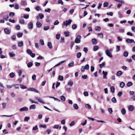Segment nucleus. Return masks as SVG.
<instances>
[{"instance_id":"nucleus-1","label":"nucleus","mask_w":135,"mask_h":135,"mask_svg":"<svg viewBox=\"0 0 135 135\" xmlns=\"http://www.w3.org/2000/svg\"><path fill=\"white\" fill-rule=\"evenodd\" d=\"M112 50V49L109 50L107 49L106 50L105 52L107 55L110 57H112L113 56L111 53V51Z\"/></svg>"},{"instance_id":"nucleus-2","label":"nucleus","mask_w":135,"mask_h":135,"mask_svg":"<svg viewBox=\"0 0 135 135\" xmlns=\"http://www.w3.org/2000/svg\"><path fill=\"white\" fill-rule=\"evenodd\" d=\"M72 21L71 20H69L68 21L66 20L63 22L62 25L64 26H67L68 25H70L71 24Z\"/></svg>"},{"instance_id":"nucleus-3","label":"nucleus","mask_w":135,"mask_h":135,"mask_svg":"<svg viewBox=\"0 0 135 135\" xmlns=\"http://www.w3.org/2000/svg\"><path fill=\"white\" fill-rule=\"evenodd\" d=\"M81 36L80 35H77L75 40V42L76 43H79L80 42Z\"/></svg>"},{"instance_id":"nucleus-4","label":"nucleus","mask_w":135,"mask_h":135,"mask_svg":"<svg viewBox=\"0 0 135 135\" xmlns=\"http://www.w3.org/2000/svg\"><path fill=\"white\" fill-rule=\"evenodd\" d=\"M35 98L36 100H37L38 102L42 104L45 103L44 101L41 98L38 97L37 96H35Z\"/></svg>"},{"instance_id":"nucleus-5","label":"nucleus","mask_w":135,"mask_h":135,"mask_svg":"<svg viewBox=\"0 0 135 135\" xmlns=\"http://www.w3.org/2000/svg\"><path fill=\"white\" fill-rule=\"evenodd\" d=\"M44 17V15L42 13H39L38 16L36 17V19L37 21H39V18L41 19L43 18Z\"/></svg>"},{"instance_id":"nucleus-6","label":"nucleus","mask_w":135,"mask_h":135,"mask_svg":"<svg viewBox=\"0 0 135 135\" xmlns=\"http://www.w3.org/2000/svg\"><path fill=\"white\" fill-rule=\"evenodd\" d=\"M29 29H32L33 28V24L32 22H30L27 25Z\"/></svg>"},{"instance_id":"nucleus-7","label":"nucleus","mask_w":135,"mask_h":135,"mask_svg":"<svg viewBox=\"0 0 135 135\" xmlns=\"http://www.w3.org/2000/svg\"><path fill=\"white\" fill-rule=\"evenodd\" d=\"M4 33L7 35H9L11 33V30L7 28H6L4 29Z\"/></svg>"},{"instance_id":"nucleus-8","label":"nucleus","mask_w":135,"mask_h":135,"mask_svg":"<svg viewBox=\"0 0 135 135\" xmlns=\"http://www.w3.org/2000/svg\"><path fill=\"white\" fill-rule=\"evenodd\" d=\"M27 90L28 91H34L36 93H38V91L36 90L35 89L32 88H29L27 89Z\"/></svg>"},{"instance_id":"nucleus-9","label":"nucleus","mask_w":135,"mask_h":135,"mask_svg":"<svg viewBox=\"0 0 135 135\" xmlns=\"http://www.w3.org/2000/svg\"><path fill=\"white\" fill-rule=\"evenodd\" d=\"M28 110V108L26 107H24L20 108L19 110L20 112H23L25 111H27Z\"/></svg>"},{"instance_id":"nucleus-10","label":"nucleus","mask_w":135,"mask_h":135,"mask_svg":"<svg viewBox=\"0 0 135 135\" xmlns=\"http://www.w3.org/2000/svg\"><path fill=\"white\" fill-rule=\"evenodd\" d=\"M126 41L128 43L131 44L134 42V40L133 39L127 38L126 40Z\"/></svg>"},{"instance_id":"nucleus-11","label":"nucleus","mask_w":135,"mask_h":135,"mask_svg":"<svg viewBox=\"0 0 135 135\" xmlns=\"http://www.w3.org/2000/svg\"><path fill=\"white\" fill-rule=\"evenodd\" d=\"M103 74V79H107L106 76L107 74V72H105L104 71H103L102 72Z\"/></svg>"},{"instance_id":"nucleus-12","label":"nucleus","mask_w":135,"mask_h":135,"mask_svg":"<svg viewBox=\"0 0 135 135\" xmlns=\"http://www.w3.org/2000/svg\"><path fill=\"white\" fill-rule=\"evenodd\" d=\"M36 108V106L35 104L31 105L30 106L29 109L30 110L35 109Z\"/></svg>"},{"instance_id":"nucleus-13","label":"nucleus","mask_w":135,"mask_h":135,"mask_svg":"<svg viewBox=\"0 0 135 135\" xmlns=\"http://www.w3.org/2000/svg\"><path fill=\"white\" fill-rule=\"evenodd\" d=\"M20 4L22 6H23L27 5L26 2L22 0Z\"/></svg>"},{"instance_id":"nucleus-14","label":"nucleus","mask_w":135,"mask_h":135,"mask_svg":"<svg viewBox=\"0 0 135 135\" xmlns=\"http://www.w3.org/2000/svg\"><path fill=\"white\" fill-rule=\"evenodd\" d=\"M42 24L39 22L38 21L36 23V26L37 27L40 28L42 26Z\"/></svg>"},{"instance_id":"nucleus-15","label":"nucleus","mask_w":135,"mask_h":135,"mask_svg":"<svg viewBox=\"0 0 135 135\" xmlns=\"http://www.w3.org/2000/svg\"><path fill=\"white\" fill-rule=\"evenodd\" d=\"M33 65V63L32 62H30L27 64V66L28 68H30Z\"/></svg>"},{"instance_id":"nucleus-16","label":"nucleus","mask_w":135,"mask_h":135,"mask_svg":"<svg viewBox=\"0 0 135 135\" xmlns=\"http://www.w3.org/2000/svg\"><path fill=\"white\" fill-rule=\"evenodd\" d=\"M47 46L49 49H51L52 47L51 43L50 42H48L47 43Z\"/></svg>"},{"instance_id":"nucleus-17","label":"nucleus","mask_w":135,"mask_h":135,"mask_svg":"<svg viewBox=\"0 0 135 135\" xmlns=\"http://www.w3.org/2000/svg\"><path fill=\"white\" fill-rule=\"evenodd\" d=\"M129 110L130 111H132L134 110V108L132 105H129L128 108Z\"/></svg>"},{"instance_id":"nucleus-18","label":"nucleus","mask_w":135,"mask_h":135,"mask_svg":"<svg viewBox=\"0 0 135 135\" xmlns=\"http://www.w3.org/2000/svg\"><path fill=\"white\" fill-rule=\"evenodd\" d=\"M121 113L123 115H124L126 113L125 109L124 108H122L121 110Z\"/></svg>"},{"instance_id":"nucleus-19","label":"nucleus","mask_w":135,"mask_h":135,"mask_svg":"<svg viewBox=\"0 0 135 135\" xmlns=\"http://www.w3.org/2000/svg\"><path fill=\"white\" fill-rule=\"evenodd\" d=\"M95 30L96 31H99L101 30V28L99 26H96L95 28Z\"/></svg>"},{"instance_id":"nucleus-20","label":"nucleus","mask_w":135,"mask_h":135,"mask_svg":"<svg viewBox=\"0 0 135 135\" xmlns=\"http://www.w3.org/2000/svg\"><path fill=\"white\" fill-rule=\"evenodd\" d=\"M122 74V72L121 71H118L116 74V75L118 76H119Z\"/></svg>"},{"instance_id":"nucleus-21","label":"nucleus","mask_w":135,"mask_h":135,"mask_svg":"<svg viewBox=\"0 0 135 135\" xmlns=\"http://www.w3.org/2000/svg\"><path fill=\"white\" fill-rule=\"evenodd\" d=\"M19 47H22L23 45V43L22 41H20L19 42L18 44Z\"/></svg>"},{"instance_id":"nucleus-22","label":"nucleus","mask_w":135,"mask_h":135,"mask_svg":"<svg viewBox=\"0 0 135 135\" xmlns=\"http://www.w3.org/2000/svg\"><path fill=\"white\" fill-rule=\"evenodd\" d=\"M64 34L66 37H68L70 35V32L69 31H65L64 32Z\"/></svg>"},{"instance_id":"nucleus-23","label":"nucleus","mask_w":135,"mask_h":135,"mask_svg":"<svg viewBox=\"0 0 135 135\" xmlns=\"http://www.w3.org/2000/svg\"><path fill=\"white\" fill-rule=\"evenodd\" d=\"M125 85V84L123 82H121L120 84V86L121 88H123Z\"/></svg>"},{"instance_id":"nucleus-24","label":"nucleus","mask_w":135,"mask_h":135,"mask_svg":"<svg viewBox=\"0 0 135 135\" xmlns=\"http://www.w3.org/2000/svg\"><path fill=\"white\" fill-rule=\"evenodd\" d=\"M92 41L93 44L96 45L97 44V40L95 38H93Z\"/></svg>"},{"instance_id":"nucleus-25","label":"nucleus","mask_w":135,"mask_h":135,"mask_svg":"<svg viewBox=\"0 0 135 135\" xmlns=\"http://www.w3.org/2000/svg\"><path fill=\"white\" fill-rule=\"evenodd\" d=\"M85 106L86 108L88 109H89L91 108V106L89 104H85Z\"/></svg>"},{"instance_id":"nucleus-26","label":"nucleus","mask_w":135,"mask_h":135,"mask_svg":"<svg viewBox=\"0 0 135 135\" xmlns=\"http://www.w3.org/2000/svg\"><path fill=\"white\" fill-rule=\"evenodd\" d=\"M9 18V16L8 14L6 15H5L3 17V19L7 21Z\"/></svg>"},{"instance_id":"nucleus-27","label":"nucleus","mask_w":135,"mask_h":135,"mask_svg":"<svg viewBox=\"0 0 135 135\" xmlns=\"http://www.w3.org/2000/svg\"><path fill=\"white\" fill-rule=\"evenodd\" d=\"M65 60H64V61H62L59 62L58 64H57L56 65L54 66V67H56V66H58L59 65H60L61 64L64 63V62H65Z\"/></svg>"},{"instance_id":"nucleus-28","label":"nucleus","mask_w":135,"mask_h":135,"mask_svg":"<svg viewBox=\"0 0 135 135\" xmlns=\"http://www.w3.org/2000/svg\"><path fill=\"white\" fill-rule=\"evenodd\" d=\"M73 107L75 109H78L79 108V107L76 104H74Z\"/></svg>"},{"instance_id":"nucleus-29","label":"nucleus","mask_w":135,"mask_h":135,"mask_svg":"<svg viewBox=\"0 0 135 135\" xmlns=\"http://www.w3.org/2000/svg\"><path fill=\"white\" fill-rule=\"evenodd\" d=\"M98 35L101 38H103V35L102 33H99L98 34Z\"/></svg>"},{"instance_id":"nucleus-30","label":"nucleus","mask_w":135,"mask_h":135,"mask_svg":"<svg viewBox=\"0 0 135 135\" xmlns=\"http://www.w3.org/2000/svg\"><path fill=\"white\" fill-rule=\"evenodd\" d=\"M60 99L63 102L65 101L66 100L65 97L63 95H62L60 97Z\"/></svg>"},{"instance_id":"nucleus-31","label":"nucleus","mask_w":135,"mask_h":135,"mask_svg":"<svg viewBox=\"0 0 135 135\" xmlns=\"http://www.w3.org/2000/svg\"><path fill=\"white\" fill-rule=\"evenodd\" d=\"M128 53L127 51H125L123 53V56L125 57H127L128 56Z\"/></svg>"},{"instance_id":"nucleus-32","label":"nucleus","mask_w":135,"mask_h":135,"mask_svg":"<svg viewBox=\"0 0 135 135\" xmlns=\"http://www.w3.org/2000/svg\"><path fill=\"white\" fill-rule=\"evenodd\" d=\"M133 85V83L131 81L128 82L127 84V85L128 87H130Z\"/></svg>"},{"instance_id":"nucleus-33","label":"nucleus","mask_w":135,"mask_h":135,"mask_svg":"<svg viewBox=\"0 0 135 135\" xmlns=\"http://www.w3.org/2000/svg\"><path fill=\"white\" fill-rule=\"evenodd\" d=\"M20 86L21 88L22 89H26L27 88V87L26 86L20 84Z\"/></svg>"},{"instance_id":"nucleus-34","label":"nucleus","mask_w":135,"mask_h":135,"mask_svg":"<svg viewBox=\"0 0 135 135\" xmlns=\"http://www.w3.org/2000/svg\"><path fill=\"white\" fill-rule=\"evenodd\" d=\"M25 21L23 19H20L19 20V23L22 24H25Z\"/></svg>"},{"instance_id":"nucleus-35","label":"nucleus","mask_w":135,"mask_h":135,"mask_svg":"<svg viewBox=\"0 0 135 135\" xmlns=\"http://www.w3.org/2000/svg\"><path fill=\"white\" fill-rule=\"evenodd\" d=\"M10 56L11 57H13L15 56V54L13 52H12L9 53V54Z\"/></svg>"},{"instance_id":"nucleus-36","label":"nucleus","mask_w":135,"mask_h":135,"mask_svg":"<svg viewBox=\"0 0 135 135\" xmlns=\"http://www.w3.org/2000/svg\"><path fill=\"white\" fill-rule=\"evenodd\" d=\"M9 76L11 78H13L15 76V74L14 73L12 72L9 74Z\"/></svg>"},{"instance_id":"nucleus-37","label":"nucleus","mask_w":135,"mask_h":135,"mask_svg":"<svg viewBox=\"0 0 135 135\" xmlns=\"http://www.w3.org/2000/svg\"><path fill=\"white\" fill-rule=\"evenodd\" d=\"M99 49V47L97 45L95 46L94 47V51H97Z\"/></svg>"},{"instance_id":"nucleus-38","label":"nucleus","mask_w":135,"mask_h":135,"mask_svg":"<svg viewBox=\"0 0 135 135\" xmlns=\"http://www.w3.org/2000/svg\"><path fill=\"white\" fill-rule=\"evenodd\" d=\"M81 55V54L80 52H78L76 55V57L77 58H79Z\"/></svg>"},{"instance_id":"nucleus-39","label":"nucleus","mask_w":135,"mask_h":135,"mask_svg":"<svg viewBox=\"0 0 135 135\" xmlns=\"http://www.w3.org/2000/svg\"><path fill=\"white\" fill-rule=\"evenodd\" d=\"M112 101L114 103H116L117 102L116 99L115 97H113L111 99Z\"/></svg>"},{"instance_id":"nucleus-40","label":"nucleus","mask_w":135,"mask_h":135,"mask_svg":"<svg viewBox=\"0 0 135 135\" xmlns=\"http://www.w3.org/2000/svg\"><path fill=\"white\" fill-rule=\"evenodd\" d=\"M22 35L23 33L20 32H18L17 35V36L18 37H22Z\"/></svg>"},{"instance_id":"nucleus-41","label":"nucleus","mask_w":135,"mask_h":135,"mask_svg":"<svg viewBox=\"0 0 135 135\" xmlns=\"http://www.w3.org/2000/svg\"><path fill=\"white\" fill-rule=\"evenodd\" d=\"M26 52L27 54L29 55H30L32 53V51L30 49H28L27 50Z\"/></svg>"},{"instance_id":"nucleus-42","label":"nucleus","mask_w":135,"mask_h":135,"mask_svg":"<svg viewBox=\"0 0 135 135\" xmlns=\"http://www.w3.org/2000/svg\"><path fill=\"white\" fill-rule=\"evenodd\" d=\"M73 84V82L71 81H70L68 83V84L70 86H72Z\"/></svg>"},{"instance_id":"nucleus-43","label":"nucleus","mask_w":135,"mask_h":135,"mask_svg":"<svg viewBox=\"0 0 135 135\" xmlns=\"http://www.w3.org/2000/svg\"><path fill=\"white\" fill-rule=\"evenodd\" d=\"M77 25L76 24H75L73 25L72 26V29L74 30L75 29L77 28Z\"/></svg>"},{"instance_id":"nucleus-44","label":"nucleus","mask_w":135,"mask_h":135,"mask_svg":"<svg viewBox=\"0 0 135 135\" xmlns=\"http://www.w3.org/2000/svg\"><path fill=\"white\" fill-rule=\"evenodd\" d=\"M29 15L28 14L25 15L23 16V18L25 19H28V18L29 17Z\"/></svg>"},{"instance_id":"nucleus-45","label":"nucleus","mask_w":135,"mask_h":135,"mask_svg":"<svg viewBox=\"0 0 135 135\" xmlns=\"http://www.w3.org/2000/svg\"><path fill=\"white\" fill-rule=\"evenodd\" d=\"M116 51L117 52H118L120 50V46H119L117 45L116 46Z\"/></svg>"},{"instance_id":"nucleus-46","label":"nucleus","mask_w":135,"mask_h":135,"mask_svg":"<svg viewBox=\"0 0 135 135\" xmlns=\"http://www.w3.org/2000/svg\"><path fill=\"white\" fill-rule=\"evenodd\" d=\"M30 119V117H26L24 119V120L25 121H28Z\"/></svg>"},{"instance_id":"nucleus-47","label":"nucleus","mask_w":135,"mask_h":135,"mask_svg":"<svg viewBox=\"0 0 135 135\" xmlns=\"http://www.w3.org/2000/svg\"><path fill=\"white\" fill-rule=\"evenodd\" d=\"M49 29V27L48 26H45L44 28V30L45 31H46Z\"/></svg>"},{"instance_id":"nucleus-48","label":"nucleus","mask_w":135,"mask_h":135,"mask_svg":"<svg viewBox=\"0 0 135 135\" xmlns=\"http://www.w3.org/2000/svg\"><path fill=\"white\" fill-rule=\"evenodd\" d=\"M108 110L110 114H111L112 113L113 110L111 108H108Z\"/></svg>"},{"instance_id":"nucleus-49","label":"nucleus","mask_w":135,"mask_h":135,"mask_svg":"<svg viewBox=\"0 0 135 135\" xmlns=\"http://www.w3.org/2000/svg\"><path fill=\"white\" fill-rule=\"evenodd\" d=\"M108 3L107 2H104L103 4V6L104 7H107L108 6Z\"/></svg>"},{"instance_id":"nucleus-50","label":"nucleus","mask_w":135,"mask_h":135,"mask_svg":"<svg viewBox=\"0 0 135 135\" xmlns=\"http://www.w3.org/2000/svg\"><path fill=\"white\" fill-rule=\"evenodd\" d=\"M35 9L37 11H38L39 10H41V8L40 6H37L35 8Z\"/></svg>"},{"instance_id":"nucleus-51","label":"nucleus","mask_w":135,"mask_h":135,"mask_svg":"<svg viewBox=\"0 0 135 135\" xmlns=\"http://www.w3.org/2000/svg\"><path fill=\"white\" fill-rule=\"evenodd\" d=\"M110 90H111V91L113 93H114V90H115V88H114V87L113 86H112L111 87Z\"/></svg>"},{"instance_id":"nucleus-52","label":"nucleus","mask_w":135,"mask_h":135,"mask_svg":"<svg viewBox=\"0 0 135 135\" xmlns=\"http://www.w3.org/2000/svg\"><path fill=\"white\" fill-rule=\"evenodd\" d=\"M13 86H14V84H13L12 85H6L7 88L8 89H9L11 88H12V87Z\"/></svg>"},{"instance_id":"nucleus-53","label":"nucleus","mask_w":135,"mask_h":135,"mask_svg":"<svg viewBox=\"0 0 135 135\" xmlns=\"http://www.w3.org/2000/svg\"><path fill=\"white\" fill-rule=\"evenodd\" d=\"M40 127L44 128H46V124L42 125L41 124L40 125Z\"/></svg>"},{"instance_id":"nucleus-54","label":"nucleus","mask_w":135,"mask_h":135,"mask_svg":"<svg viewBox=\"0 0 135 135\" xmlns=\"http://www.w3.org/2000/svg\"><path fill=\"white\" fill-rule=\"evenodd\" d=\"M84 68L86 70H88L89 69V65L88 64H86L84 67Z\"/></svg>"},{"instance_id":"nucleus-55","label":"nucleus","mask_w":135,"mask_h":135,"mask_svg":"<svg viewBox=\"0 0 135 135\" xmlns=\"http://www.w3.org/2000/svg\"><path fill=\"white\" fill-rule=\"evenodd\" d=\"M105 65V62H103L101 64H100L99 65V66L101 68H102Z\"/></svg>"},{"instance_id":"nucleus-56","label":"nucleus","mask_w":135,"mask_h":135,"mask_svg":"<svg viewBox=\"0 0 135 135\" xmlns=\"http://www.w3.org/2000/svg\"><path fill=\"white\" fill-rule=\"evenodd\" d=\"M63 79V77L61 75H59L58 77V79L60 81H62Z\"/></svg>"},{"instance_id":"nucleus-57","label":"nucleus","mask_w":135,"mask_h":135,"mask_svg":"<svg viewBox=\"0 0 135 135\" xmlns=\"http://www.w3.org/2000/svg\"><path fill=\"white\" fill-rule=\"evenodd\" d=\"M74 64V62H72L69 63L68 65V66L69 67H72L73 65Z\"/></svg>"},{"instance_id":"nucleus-58","label":"nucleus","mask_w":135,"mask_h":135,"mask_svg":"<svg viewBox=\"0 0 135 135\" xmlns=\"http://www.w3.org/2000/svg\"><path fill=\"white\" fill-rule=\"evenodd\" d=\"M59 127V125H55L53 127V128L57 129Z\"/></svg>"},{"instance_id":"nucleus-59","label":"nucleus","mask_w":135,"mask_h":135,"mask_svg":"<svg viewBox=\"0 0 135 135\" xmlns=\"http://www.w3.org/2000/svg\"><path fill=\"white\" fill-rule=\"evenodd\" d=\"M60 37V34H57L56 35V38L57 39L59 40Z\"/></svg>"},{"instance_id":"nucleus-60","label":"nucleus","mask_w":135,"mask_h":135,"mask_svg":"<svg viewBox=\"0 0 135 135\" xmlns=\"http://www.w3.org/2000/svg\"><path fill=\"white\" fill-rule=\"evenodd\" d=\"M9 15L10 16L13 17L15 15V13L13 12H11L9 13Z\"/></svg>"},{"instance_id":"nucleus-61","label":"nucleus","mask_w":135,"mask_h":135,"mask_svg":"<svg viewBox=\"0 0 135 135\" xmlns=\"http://www.w3.org/2000/svg\"><path fill=\"white\" fill-rule=\"evenodd\" d=\"M40 42L42 45H44V41L42 39H40Z\"/></svg>"},{"instance_id":"nucleus-62","label":"nucleus","mask_w":135,"mask_h":135,"mask_svg":"<svg viewBox=\"0 0 135 135\" xmlns=\"http://www.w3.org/2000/svg\"><path fill=\"white\" fill-rule=\"evenodd\" d=\"M58 4H61L62 5L63 4V2L62 0H59L58 1Z\"/></svg>"},{"instance_id":"nucleus-63","label":"nucleus","mask_w":135,"mask_h":135,"mask_svg":"<svg viewBox=\"0 0 135 135\" xmlns=\"http://www.w3.org/2000/svg\"><path fill=\"white\" fill-rule=\"evenodd\" d=\"M59 23V22L58 20H56L54 23V25H58Z\"/></svg>"},{"instance_id":"nucleus-64","label":"nucleus","mask_w":135,"mask_h":135,"mask_svg":"<svg viewBox=\"0 0 135 135\" xmlns=\"http://www.w3.org/2000/svg\"><path fill=\"white\" fill-rule=\"evenodd\" d=\"M74 124L75 122L74 121H73L70 124V126L71 127L74 125Z\"/></svg>"}]
</instances>
